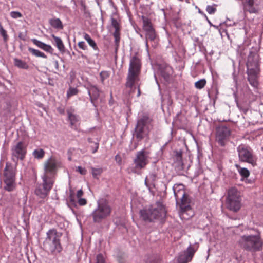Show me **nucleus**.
Instances as JSON below:
<instances>
[{"instance_id":"obj_1","label":"nucleus","mask_w":263,"mask_h":263,"mask_svg":"<svg viewBox=\"0 0 263 263\" xmlns=\"http://www.w3.org/2000/svg\"><path fill=\"white\" fill-rule=\"evenodd\" d=\"M152 122V119L147 115H143L138 119L134 133V136L137 142L134 143V149L137 148L140 141L145 138L148 137L149 132L153 126Z\"/></svg>"},{"instance_id":"obj_2","label":"nucleus","mask_w":263,"mask_h":263,"mask_svg":"<svg viewBox=\"0 0 263 263\" xmlns=\"http://www.w3.org/2000/svg\"><path fill=\"white\" fill-rule=\"evenodd\" d=\"M139 214L140 217L145 222H154L163 220L166 216V211L162 203L158 202L154 205L141 210Z\"/></svg>"},{"instance_id":"obj_3","label":"nucleus","mask_w":263,"mask_h":263,"mask_svg":"<svg viewBox=\"0 0 263 263\" xmlns=\"http://www.w3.org/2000/svg\"><path fill=\"white\" fill-rule=\"evenodd\" d=\"M62 236V233L54 228L51 229L47 232L44 246L52 254L59 253L62 251V247L60 242Z\"/></svg>"},{"instance_id":"obj_4","label":"nucleus","mask_w":263,"mask_h":263,"mask_svg":"<svg viewBox=\"0 0 263 263\" xmlns=\"http://www.w3.org/2000/svg\"><path fill=\"white\" fill-rule=\"evenodd\" d=\"M141 68V60L138 54L136 52L130 57L127 81L126 87L132 88L135 82L137 80Z\"/></svg>"},{"instance_id":"obj_5","label":"nucleus","mask_w":263,"mask_h":263,"mask_svg":"<svg viewBox=\"0 0 263 263\" xmlns=\"http://www.w3.org/2000/svg\"><path fill=\"white\" fill-rule=\"evenodd\" d=\"M17 165V162L14 164L8 162L6 163L3 171V181L5 184L4 189L8 192H12L16 188L15 180Z\"/></svg>"},{"instance_id":"obj_6","label":"nucleus","mask_w":263,"mask_h":263,"mask_svg":"<svg viewBox=\"0 0 263 263\" xmlns=\"http://www.w3.org/2000/svg\"><path fill=\"white\" fill-rule=\"evenodd\" d=\"M238 243L242 249L251 252L259 250L262 246L259 235H242L238 240Z\"/></svg>"},{"instance_id":"obj_7","label":"nucleus","mask_w":263,"mask_h":263,"mask_svg":"<svg viewBox=\"0 0 263 263\" xmlns=\"http://www.w3.org/2000/svg\"><path fill=\"white\" fill-rule=\"evenodd\" d=\"M142 29L145 32V45L148 48V41L152 42V45L155 47L158 44V35L151 20L146 16H142Z\"/></svg>"},{"instance_id":"obj_8","label":"nucleus","mask_w":263,"mask_h":263,"mask_svg":"<svg viewBox=\"0 0 263 263\" xmlns=\"http://www.w3.org/2000/svg\"><path fill=\"white\" fill-rule=\"evenodd\" d=\"M111 212V209L105 200L98 201L97 207L91 214L93 221L95 223L101 222L108 217Z\"/></svg>"},{"instance_id":"obj_9","label":"nucleus","mask_w":263,"mask_h":263,"mask_svg":"<svg viewBox=\"0 0 263 263\" xmlns=\"http://www.w3.org/2000/svg\"><path fill=\"white\" fill-rule=\"evenodd\" d=\"M227 209L233 212H237L241 207L240 193L235 187H231L228 191L226 198Z\"/></svg>"},{"instance_id":"obj_10","label":"nucleus","mask_w":263,"mask_h":263,"mask_svg":"<svg viewBox=\"0 0 263 263\" xmlns=\"http://www.w3.org/2000/svg\"><path fill=\"white\" fill-rule=\"evenodd\" d=\"M237 150L240 161L248 163L252 166L257 165V158L249 146L241 144L237 147Z\"/></svg>"},{"instance_id":"obj_11","label":"nucleus","mask_w":263,"mask_h":263,"mask_svg":"<svg viewBox=\"0 0 263 263\" xmlns=\"http://www.w3.org/2000/svg\"><path fill=\"white\" fill-rule=\"evenodd\" d=\"M42 183L37 185L34 191L35 194L40 198L45 199L52 189L54 180L49 179L47 176H42Z\"/></svg>"},{"instance_id":"obj_12","label":"nucleus","mask_w":263,"mask_h":263,"mask_svg":"<svg viewBox=\"0 0 263 263\" xmlns=\"http://www.w3.org/2000/svg\"><path fill=\"white\" fill-rule=\"evenodd\" d=\"M173 190L177 203L181 202L180 208L185 210L189 208V199L185 194L184 185L182 184H176L173 186Z\"/></svg>"},{"instance_id":"obj_13","label":"nucleus","mask_w":263,"mask_h":263,"mask_svg":"<svg viewBox=\"0 0 263 263\" xmlns=\"http://www.w3.org/2000/svg\"><path fill=\"white\" fill-rule=\"evenodd\" d=\"M60 165L61 163L55 157H51L44 162V173L43 175L47 176L49 179H54Z\"/></svg>"},{"instance_id":"obj_14","label":"nucleus","mask_w":263,"mask_h":263,"mask_svg":"<svg viewBox=\"0 0 263 263\" xmlns=\"http://www.w3.org/2000/svg\"><path fill=\"white\" fill-rule=\"evenodd\" d=\"M11 159L15 163L18 160H23L27 154V145L23 141H19L11 147Z\"/></svg>"},{"instance_id":"obj_15","label":"nucleus","mask_w":263,"mask_h":263,"mask_svg":"<svg viewBox=\"0 0 263 263\" xmlns=\"http://www.w3.org/2000/svg\"><path fill=\"white\" fill-rule=\"evenodd\" d=\"M231 131L229 126L221 125L216 128V140L221 146H224L228 141Z\"/></svg>"},{"instance_id":"obj_16","label":"nucleus","mask_w":263,"mask_h":263,"mask_svg":"<svg viewBox=\"0 0 263 263\" xmlns=\"http://www.w3.org/2000/svg\"><path fill=\"white\" fill-rule=\"evenodd\" d=\"M149 158V152L143 149L138 151L134 160L135 164L134 168L136 170H141L145 167L148 164Z\"/></svg>"},{"instance_id":"obj_17","label":"nucleus","mask_w":263,"mask_h":263,"mask_svg":"<svg viewBox=\"0 0 263 263\" xmlns=\"http://www.w3.org/2000/svg\"><path fill=\"white\" fill-rule=\"evenodd\" d=\"M262 0H242L243 10L245 13L258 14Z\"/></svg>"},{"instance_id":"obj_18","label":"nucleus","mask_w":263,"mask_h":263,"mask_svg":"<svg viewBox=\"0 0 263 263\" xmlns=\"http://www.w3.org/2000/svg\"><path fill=\"white\" fill-rule=\"evenodd\" d=\"M197 249V248L195 249L190 245L186 250L179 254L177 258V263H188L190 262Z\"/></svg>"},{"instance_id":"obj_19","label":"nucleus","mask_w":263,"mask_h":263,"mask_svg":"<svg viewBox=\"0 0 263 263\" xmlns=\"http://www.w3.org/2000/svg\"><path fill=\"white\" fill-rule=\"evenodd\" d=\"M89 99L92 105L96 107L97 106V101L100 96L101 90L97 85L89 84L86 87Z\"/></svg>"},{"instance_id":"obj_20","label":"nucleus","mask_w":263,"mask_h":263,"mask_svg":"<svg viewBox=\"0 0 263 263\" xmlns=\"http://www.w3.org/2000/svg\"><path fill=\"white\" fill-rule=\"evenodd\" d=\"M159 179L158 176V171L157 170L154 169L149 171L148 174L146 176L144 184L148 189L151 190L152 187H155L156 182Z\"/></svg>"},{"instance_id":"obj_21","label":"nucleus","mask_w":263,"mask_h":263,"mask_svg":"<svg viewBox=\"0 0 263 263\" xmlns=\"http://www.w3.org/2000/svg\"><path fill=\"white\" fill-rule=\"evenodd\" d=\"M259 69L254 70L251 68L247 70L248 80L251 86L257 88L258 85V75Z\"/></svg>"},{"instance_id":"obj_22","label":"nucleus","mask_w":263,"mask_h":263,"mask_svg":"<svg viewBox=\"0 0 263 263\" xmlns=\"http://www.w3.org/2000/svg\"><path fill=\"white\" fill-rule=\"evenodd\" d=\"M247 70L253 68L254 70L259 69L258 55L256 53H250L248 58L247 63Z\"/></svg>"},{"instance_id":"obj_23","label":"nucleus","mask_w":263,"mask_h":263,"mask_svg":"<svg viewBox=\"0 0 263 263\" xmlns=\"http://www.w3.org/2000/svg\"><path fill=\"white\" fill-rule=\"evenodd\" d=\"M66 111L70 127L72 128H75L76 127V124L80 120V117L74 113V109L72 108H68Z\"/></svg>"},{"instance_id":"obj_24","label":"nucleus","mask_w":263,"mask_h":263,"mask_svg":"<svg viewBox=\"0 0 263 263\" xmlns=\"http://www.w3.org/2000/svg\"><path fill=\"white\" fill-rule=\"evenodd\" d=\"M51 36L53 39V41H52L53 45L57 47L61 53H64L65 51V48L61 39L54 34H52Z\"/></svg>"},{"instance_id":"obj_25","label":"nucleus","mask_w":263,"mask_h":263,"mask_svg":"<svg viewBox=\"0 0 263 263\" xmlns=\"http://www.w3.org/2000/svg\"><path fill=\"white\" fill-rule=\"evenodd\" d=\"M174 160L176 164V167H178L179 170L183 169V164L182 162V152L180 150L179 151H175L174 152Z\"/></svg>"},{"instance_id":"obj_26","label":"nucleus","mask_w":263,"mask_h":263,"mask_svg":"<svg viewBox=\"0 0 263 263\" xmlns=\"http://www.w3.org/2000/svg\"><path fill=\"white\" fill-rule=\"evenodd\" d=\"M49 22L50 25L55 29H62L63 28L62 23L59 18L50 19Z\"/></svg>"},{"instance_id":"obj_27","label":"nucleus","mask_w":263,"mask_h":263,"mask_svg":"<svg viewBox=\"0 0 263 263\" xmlns=\"http://www.w3.org/2000/svg\"><path fill=\"white\" fill-rule=\"evenodd\" d=\"M235 166L237 169L238 173L242 178H245L249 177L250 175V172L247 168L245 167H241L239 165L237 164H236Z\"/></svg>"},{"instance_id":"obj_28","label":"nucleus","mask_w":263,"mask_h":263,"mask_svg":"<svg viewBox=\"0 0 263 263\" xmlns=\"http://www.w3.org/2000/svg\"><path fill=\"white\" fill-rule=\"evenodd\" d=\"M83 37L85 40L87 41L89 45L92 47L94 50H98V48L96 42L90 37V35L85 33H83Z\"/></svg>"},{"instance_id":"obj_29","label":"nucleus","mask_w":263,"mask_h":263,"mask_svg":"<svg viewBox=\"0 0 263 263\" xmlns=\"http://www.w3.org/2000/svg\"><path fill=\"white\" fill-rule=\"evenodd\" d=\"M14 64L15 66L19 68L27 69L28 68V65L24 61L22 60L15 58L14 59Z\"/></svg>"},{"instance_id":"obj_30","label":"nucleus","mask_w":263,"mask_h":263,"mask_svg":"<svg viewBox=\"0 0 263 263\" xmlns=\"http://www.w3.org/2000/svg\"><path fill=\"white\" fill-rule=\"evenodd\" d=\"M45 151L42 148H37L32 153L33 157L37 159H42L45 156Z\"/></svg>"},{"instance_id":"obj_31","label":"nucleus","mask_w":263,"mask_h":263,"mask_svg":"<svg viewBox=\"0 0 263 263\" xmlns=\"http://www.w3.org/2000/svg\"><path fill=\"white\" fill-rule=\"evenodd\" d=\"M28 51L30 53H31L33 55H34L35 57H41V58H45V59L47 58V56L44 53H43L38 50L33 49L31 47H29Z\"/></svg>"},{"instance_id":"obj_32","label":"nucleus","mask_w":263,"mask_h":263,"mask_svg":"<svg viewBox=\"0 0 263 263\" xmlns=\"http://www.w3.org/2000/svg\"><path fill=\"white\" fill-rule=\"evenodd\" d=\"M90 169L91 170L92 175L94 178H97L103 172V169L101 167L95 168L91 167Z\"/></svg>"},{"instance_id":"obj_33","label":"nucleus","mask_w":263,"mask_h":263,"mask_svg":"<svg viewBox=\"0 0 263 263\" xmlns=\"http://www.w3.org/2000/svg\"><path fill=\"white\" fill-rule=\"evenodd\" d=\"M172 69L170 66H166L164 69L162 70L161 74L162 76L165 78L167 79L172 74Z\"/></svg>"},{"instance_id":"obj_34","label":"nucleus","mask_w":263,"mask_h":263,"mask_svg":"<svg viewBox=\"0 0 263 263\" xmlns=\"http://www.w3.org/2000/svg\"><path fill=\"white\" fill-rule=\"evenodd\" d=\"M206 83V82L205 79H201V80L197 81L195 83V86L196 88L201 89L205 86Z\"/></svg>"},{"instance_id":"obj_35","label":"nucleus","mask_w":263,"mask_h":263,"mask_svg":"<svg viewBox=\"0 0 263 263\" xmlns=\"http://www.w3.org/2000/svg\"><path fill=\"white\" fill-rule=\"evenodd\" d=\"M120 29L115 30L113 33V35L115 38V43L117 46H119L120 40Z\"/></svg>"},{"instance_id":"obj_36","label":"nucleus","mask_w":263,"mask_h":263,"mask_svg":"<svg viewBox=\"0 0 263 263\" xmlns=\"http://www.w3.org/2000/svg\"><path fill=\"white\" fill-rule=\"evenodd\" d=\"M78 93V90L76 88L70 87L67 91V96L70 98Z\"/></svg>"},{"instance_id":"obj_37","label":"nucleus","mask_w":263,"mask_h":263,"mask_svg":"<svg viewBox=\"0 0 263 263\" xmlns=\"http://www.w3.org/2000/svg\"><path fill=\"white\" fill-rule=\"evenodd\" d=\"M101 81L102 83H104V81L109 77V73L107 71H102L100 73Z\"/></svg>"},{"instance_id":"obj_38","label":"nucleus","mask_w":263,"mask_h":263,"mask_svg":"<svg viewBox=\"0 0 263 263\" xmlns=\"http://www.w3.org/2000/svg\"><path fill=\"white\" fill-rule=\"evenodd\" d=\"M0 34L3 36V40L5 42H7L8 39V36L7 34L6 31L4 29L2 25L0 23Z\"/></svg>"},{"instance_id":"obj_39","label":"nucleus","mask_w":263,"mask_h":263,"mask_svg":"<svg viewBox=\"0 0 263 263\" xmlns=\"http://www.w3.org/2000/svg\"><path fill=\"white\" fill-rule=\"evenodd\" d=\"M31 41L34 45H35L39 48H40L42 49H44L45 43H44L40 41H39L36 39H32Z\"/></svg>"},{"instance_id":"obj_40","label":"nucleus","mask_w":263,"mask_h":263,"mask_svg":"<svg viewBox=\"0 0 263 263\" xmlns=\"http://www.w3.org/2000/svg\"><path fill=\"white\" fill-rule=\"evenodd\" d=\"M216 5H208L206 8V11L208 12V13L210 14H213L215 13V12L216 11Z\"/></svg>"},{"instance_id":"obj_41","label":"nucleus","mask_w":263,"mask_h":263,"mask_svg":"<svg viewBox=\"0 0 263 263\" xmlns=\"http://www.w3.org/2000/svg\"><path fill=\"white\" fill-rule=\"evenodd\" d=\"M111 23L112 26L115 28V30L120 29V25L117 20L113 17L111 18Z\"/></svg>"},{"instance_id":"obj_42","label":"nucleus","mask_w":263,"mask_h":263,"mask_svg":"<svg viewBox=\"0 0 263 263\" xmlns=\"http://www.w3.org/2000/svg\"><path fill=\"white\" fill-rule=\"evenodd\" d=\"M96 263H106L105 259L102 254H99L97 255Z\"/></svg>"},{"instance_id":"obj_43","label":"nucleus","mask_w":263,"mask_h":263,"mask_svg":"<svg viewBox=\"0 0 263 263\" xmlns=\"http://www.w3.org/2000/svg\"><path fill=\"white\" fill-rule=\"evenodd\" d=\"M43 50L51 54H52L54 51L53 48L50 45H47L46 44H45Z\"/></svg>"},{"instance_id":"obj_44","label":"nucleus","mask_w":263,"mask_h":263,"mask_svg":"<svg viewBox=\"0 0 263 263\" xmlns=\"http://www.w3.org/2000/svg\"><path fill=\"white\" fill-rule=\"evenodd\" d=\"M10 16L13 18H17L21 17L22 15L18 11H12L10 12Z\"/></svg>"},{"instance_id":"obj_45","label":"nucleus","mask_w":263,"mask_h":263,"mask_svg":"<svg viewBox=\"0 0 263 263\" xmlns=\"http://www.w3.org/2000/svg\"><path fill=\"white\" fill-rule=\"evenodd\" d=\"M78 46L80 48L83 49V50H87V46L85 44V43L83 41H81L79 42L78 43Z\"/></svg>"},{"instance_id":"obj_46","label":"nucleus","mask_w":263,"mask_h":263,"mask_svg":"<svg viewBox=\"0 0 263 263\" xmlns=\"http://www.w3.org/2000/svg\"><path fill=\"white\" fill-rule=\"evenodd\" d=\"M94 145H95L94 147L93 146H91L92 153L93 154L96 153L97 152L99 146V143L98 141H97V142H94Z\"/></svg>"},{"instance_id":"obj_47","label":"nucleus","mask_w":263,"mask_h":263,"mask_svg":"<svg viewBox=\"0 0 263 263\" xmlns=\"http://www.w3.org/2000/svg\"><path fill=\"white\" fill-rule=\"evenodd\" d=\"M77 171L79 172L81 175H85L87 173V170L81 166H78L77 168Z\"/></svg>"},{"instance_id":"obj_48","label":"nucleus","mask_w":263,"mask_h":263,"mask_svg":"<svg viewBox=\"0 0 263 263\" xmlns=\"http://www.w3.org/2000/svg\"><path fill=\"white\" fill-rule=\"evenodd\" d=\"M78 203L81 206L85 205L87 204V200L85 198H79L78 199Z\"/></svg>"},{"instance_id":"obj_49","label":"nucleus","mask_w":263,"mask_h":263,"mask_svg":"<svg viewBox=\"0 0 263 263\" xmlns=\"http://www.w3.org/2000/svg\"><path fill=\"white\" fill-rule=\"evenodd\" d=\"M18 37L21 40L25 41L26 40V34L25 33L20 32L18 34Z\"/></svg>"},{"instance_id":"obj_50","label":"nucleus","mask_w":263,"mask_h":263,"mask_svg":"<svg viewBox=\"0 0 263 263\" xmlns=\"http://www.w3.org/2000/svg\"><path fill=\"white\" fill-rule=\"evenodd\" d=\"M115 160L118 164H121L122 158L119 155H117L115 157Z\"/></svg>"},{"instance_id":"obj_51","label":"nucleus","mask_w":263,"mask_h":263,"mask_svg":"<svg viewBox=\"0 0 263 263\" xmlns=\"http://www.w3.org/2000/svg\"><path fill=\"white\" fill-rule=\"evenodd\" d=\"M83 192L81 189L78 190L77 191V195H76L77 198L79 199V198H81V197L83 196Z\"/></svg>"},{"instance_id":"obj_52","label":"nucleus","mask_w":263,"mask_h":263,"mask_svg":"<svg viewBox=\"0 0 263 263\" xmlns=\"http://www.w3.org/2000/svg\"><path fill=\"white\" fill-rule=\"evenodd\" d=\"M58 112L61 114H64V109L61 107H59L57 109Z\"/></svg>"},{"instance_id":"obj_53","label":"nucleus","mask_w":263,"mask_h":263,"mask_svg":"<svg viewBox=\"0 0 263 263\" xmlns=\"http://www.w3.org/2000/svg\"><path fill=\"white\" fill-rule=\"evenodd\" d=\"M198 12L202 14V15H203L204 17L206 18V20H208V17L206 15V14L203 12H202L200 9L198 10Z\"/></svg>"},{"instance_id":"obj_54","label":"nucleus","mask_w":263,"mask_h":263,"mask_svg":"<svg viewBox=\"0 0 263 263\" xmlns=\"http://www.w3.org/2000/svg\"><path fill=\"white\" fill-rule=\"evenodd\" d=\"M54 67H55V69L57 70H59V63H58V61H54Z\"/></svg>"},{"instance_id":"obj_55","label":"nucleus","mask_w":263,"mask_h":263,"mask_svg":"<svg viewBox=\"0 0 263 263\" xmlns=\"http://www.w3.org/2000/svg\"><path fill=\"white\" fill-rule=\"evenodd\" d=\"M88 141L89 143H94V142L92 141L91 138H88Z\"/></svg>"},{"instance_id":"obj_56","label":"nucleus","mask_w":263,"mask_h":263,"mask_svg":"<svg viewBox=\"0 0 263 263\" xmlns=\"http://www.w3.org/2000/svg\"><path fill=\"white\" fill-rule=\"evenodd\" d=\"M140 95V90L139 87H138L137 96L139 97Z\"/></svg>"},{"instance_id":"obj_57","label":"nucleus","mask_w":263,"mask_h":263,"mask_svg":"<svg viewBox=\"0 0 263 263\" xmlns=\"http://www.w3.org/2000/svg\"><path fill=\"white\" fill-rule=\"evenodd\" d=\"M70 201H71V202H74V200H73L72 199H70Z\"/></svg>"},{"instance_id":"obj_58","label":"nucleus","mask_w":263,"mask_h":263,"mask_svg":"<svg viewBox=\"0 0 263 263\" xmlns=\"http://www.w3.org/2000/svg\"><path fill=\"white\" fill-rule=\"evenodd\" d=\"M208 21V22L211 24V22L210 21H209V20L208 18V20H206Z\"/></svg>"},{"instance_id":"obj_59","label":"nucleus","mask_w":263,"mask_h":263,"mask_svg":"<svg viewBox=\"0 0 263 263\" xmlns=\"http://www.w3.org/2000/svg\"><path fill=\"white\" fill-rule=\"evenodd\" d=\"M140 36L141 37H142V34H140Z\"/></svg>"}]
</instances>
